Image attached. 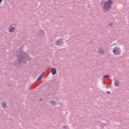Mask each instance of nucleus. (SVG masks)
<instances>
[{"instance_id": "1", "label": "nucleus", "mask_w": 129, "mask_h": 129, "mask_svg": "<svg viewBox=\"0 0 129 129\" xmlns=\"http://www.w3.org/2000/svg\"><path fill=\"white\" fill-rule=\"evenodd\" d=\"M16 57H17V59L14 62L15 66H20L22 63L27 64V61L30 60L29 54L22 51L21 49L16 51Z\"/></svg>"}, {"instance_id": "2", "label": "nucleus", "mask_w": 129, "mask_h": 129, "mask_svg": "<svg viewBox=\"0 0 129 129\" xmlns=\"http://www.w3.org/2000/svg\"><path fill=\"white\" fill-rule=\"evenodd\" d=\"M112 4H113V2L112 0L107 1L103 4L102 11H108V12H109L111 10V8H112V6H111Z\"/></svg>"}, {"instance_id": "3", "label": "nucleus", "mask_w": 129, "mask_h": 129, "mask_svg": "<svg viewBox=\"0 0 129 129\" xmlns=\"http://www.w3.org/2000/svg\"><path fill=\"white\" fill-rule=\"evenodd\" d=\"M121 52V50L119 47H115L113 49V53L114 55H119V54H120Z\"/></svg>"}, {"instance_id": "4", "label": "nucleus", "mask_w": 129, "mask_h": 129, "mask_svg": "<svg viewBox=\"0 0 129 129\" xmlns=\"http://www.w3.org/2000/svg\"><path fill=\"white\" fill-rule=\"evenodd\" d=\"M37 35L38 37H43V36H45V32L43 29H40V31L38 32Z\"/></svg>"}, {"instance_id": "5", "label": "nucleus", "mask_w": 129, "mask_h": 129, "mask_svg": "<svg viewBox=\"0 0 129 129\" xmlns=\"http://www.w3.org/2000/svg\"><path fill=\"white\" fill-rule=\"evenodd\" d=\"M62 41H63V40H62V39L61 38L60 39H58L57 40H56L55 42V45L61 46V45L63 44V42H62Z\"/></svg>"}, {"instance_id": "6", "label": "nucleus", "mask_w": 129, "mask_h": 129, "mask_svg": "<svg viewBox=\"0 0 129 129\" xmlns=\"http://www.w3.org/2000/svg\"><path fill=\"white\" fill-rule=\"evenodd\" d=\"M51 73L52 75H56L57 74V70H56V68H52L51 70Z\"/></svg>"}, {"instance_id": "7", "label": "nucleus", "mask_w": 129, "mask_h": 129, "mask_svg": "<svg viewBox=\"0 0 129 129\" xmlns=\"http://www.w3.org/2000/svg\"><path fill=\"white\" fill-rule=\"evenodd\" d=\"M99 54H104V50L102 49V48H99L98 49Z\"/></svg>"}, {"instance_id": "8", "label": "nucleus", "mask_w": 129, "mask_h": 129, "mask_svg": "<svg viewBox=\"0 0 129 129\" xmlns=\"http://www.w3.org/2000/svg\"><path fill=\"white\" fill-rule=\"evenodd\" d=\"M44 74H45V72H43L42 74L38 77L37 79V81H39V80H41L43 77H44Z\"/></svg>"}, {"instance_id": "9", "label": "nucleus", "mask_w": 129, "mask_h": 129, "mask_svg": "<svg viewBox=\"0 0 129 129\" xmlns=\"http://www.w3.org/2000/svg\"><path fill=\"white\" fill-rule=\"evenodd\" d=\"M9 31L11 33H13V32H15V31H16V28L14 27H11Z\"/></svg>"}, {"instance_id": "10", "label": "nucleus", "mask_w": 129, "mask_h": 129, "mask_svg": "<svg viewBox=\"0 0 129 129\" xmlns=\"http://www.w3.org/2000/svg\"><path fill=\"white\" fill-rule=\"evenodd\" d=\"M2 107H3V108H6V107H7V103H6V102H3V103H2Z\"/></svg>"}, {"instance_id": "11", "label": "nucleus", "mask_w": 129, "mask_h": 129, "mask_svg": "<svg viewBox=\"0 0 129 129\" xmlns=\"http://www.w3.org/2000/svg\"><path fill=\"white\" fill-rule=\"evenodd\" d=\"M114 86H119V82L117 81H115L114 83Z\"/></svg>"}, {"instance_id": "12", "label": "nucleus", "mask_w": 129, "mask_h": 129, "mask_svg": "<svg viewBox=\"0 0 129 129\" xmlns=\"http://www.w3.org/2000/svg\"><path fill=\"white\" fill-rule=\"evenodd\" d=\"M103 78L104 79H105L106 78H109V75H107V74L104 75L103 77Z\"/></svg>"}, {"instance_id": "13", "label": "nucleus", "mask_w": 129, "mask_h": 129, "mask_svg": "<svg viewBox=\"0 0 129 129\" xmlns=\"http://www.w3.org/2000/svg\"><path fill=\"white\" fill-rule=\"evenodd\" d=\"M50 103L51 105H55V104H56V102L55 101H51L50 102Z\"/></svg>"}, {"instance_id": "14", "label": "nucleus", "mask_w": 129, "mask_h": 129, "mask_svg": "<svg viewBox=\"0 0 129 129\" xmlns=\"http://www.w3.org/2000/svg\"><path fill=\"white\" fill-rule=\"evenodd\" d=\"M101 127H104V126H105V124L104 123H101Z\"/></svg>"}, {"instance_id": "15", "label": "nucleus", "mask_w": 129, "mask_h": 129, "mask_svg": "<svg viewBox=\"0 0 129 129\" xmlns=\"http://www.w3.org/2000/svg\"><path fill=\"white\" fill-rule=\"evenodd\" d=\"M112 25H113V22H111V23L109 24V26H112Z\"/></svg>"}, {"instance_id": "16", "label": "nucleus", "mask_w": 129, "mask_h": 129, "mask_svg": "<svg viewBox=\"0 0 129 129\" xmlns=\"http://www.w3.org/2000/svg\"><path fill=\"white\" fill-rule=\"evenodd\" d=\"M107 93L108 94H110V92L107 91Z\"/></svg>"}, {"instance_id": "17", "label": "nucleus", "mask_w": 129, "mask_h": 129, "mask_svg": "<svg viewBox=\"0 0 129 129\" xmlns=\"http://www.w3.org/2000/svg\"><path fill=\"white\" fill-rule=\"evenodd\" d=\"M106 88H107V89H108V88H109V87L108 86V85H106Z\"/></svg>"}, {"instance_id": "18", "label": "nucleus", "mask_w": 129, "mask_h": 129, "mask_svg": "<svg viewBox=\"0 0 129 129\" xmlns=\"http://www.w3.org/2000/svg\"><path fill=\"white\" fill-rule=\"evenodd\" d=\"M5 4H6L7 3V1H8V0H5ZM9 1H10V0H8Z\"/></svg>"}, {"instance_id": "19", "label": "nucleus", "mask_w": 129, "mask_h": 129, "mask_svg": "<svg viewBox=\"0 0 129 129\" xmlns=\"http://www.w3.org/2000/svg\"><path fill=\"white\" fill-rule=\"evenodd\" d=\"M3 0H0V4H2Z\"/></svg>"}, {"instance_id": "20", "label": "nucleus", "mask_w": 129, "mask_h": 129, "mask_svg": "<svg viewBox=\"0 0 129 129\" xmlns=\"http://www.w3.org/2000/svg\"><path fill=\"white\" fill-rule=\"evenodd\" d=\"M103 84H105V82L103 81Z\"/></svg>"}, {"instance_id": "21", "label": "nucleus", "mask_w": 129, "mask_h": 129, "mask_svg": "<svg viewBox=\"0 0 129 129\" xmlns=\"http://www.w3.org/2000/svg\"><path fill=\"white\" fill-rule=\"evenodd\" d=\"M39 100L40 101H41L42 100V99H40Z\"/></svg>"}, {"instance_id": "22", "label": "nucleus", "mask_w": 129, "mask_h": 129, "mask_svg": "<svg viewBox=\"0 0 129 129\" xmlns=\"http://www.w3.org/2000/svg\"><path fill=\"white\" fill-rule=\"evenodd\" d=\"M90 43H91V44H92V41H91L90 42Z\"/></svg>"}, {"instance_id": "23", "label": "nucleus", "mask_w": 129, "mask_h": 129, "mask_svg": "<svg viewBox=\"0 0 129 129\" xmlns=\"http://www.w3.org/2000/svg\"><path fill=\"white\" fill-rule=\"evenodd\" d=\"M100 4H101V5H102V2H101V3H100Z\"/></svg>"}, {"instance_id": "24", "label": "nucleus", "mask_w": 129, "mask_h": 129, "mask_svg": "<svg viewBox=\"0 0 129 129\" xmlns=\"http://www.w3.org/2000/svg\"><path fill=\"white\" fill-rule=\"evenodd\" d=\"M66 126H63V127H64V128H65V127H66Z\"/></svg>"}]
</instances>
